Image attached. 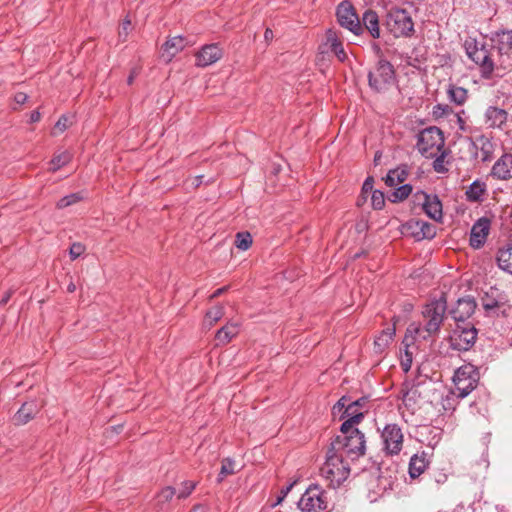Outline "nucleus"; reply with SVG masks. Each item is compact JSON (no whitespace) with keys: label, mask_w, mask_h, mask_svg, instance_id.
<instances>
[{"label":"nucleus","mask_w":512,"mask_h":512,"mask_svg":"<svg viewBox=\"0 0 512 512\" xmlns=\"http://www.w3.org/2000/svg\"><path fill=\"white\" fill-rule=\"evenodd\" d=\"M371 204L374 209L381 210L385 206L384 193L380 190L372 191Z\"/></svg>","instance_id":"43"},{"label":"nucleus","mask_w":512,"mask_h":512,"mask_svg":"<svg viewBox=\"0 0 512 512\" xmlns=\"http://www.w3.org/2000/svg\"><path fill=\"white\" fill-rule=\"evenodd\" d=\"M481 303L484 310L487 313H490L491 311L502 307L505 303V300L504 297L500 294L499 289L491 287L489 291L485 292L481 298Z\"/></svg>","instance_id":"22"},{"label":"nucleus","mask_w":512,"mask_h":512,"mask_svg":"<svg viewBox=\"0 0 512 512\" xmlns=\"http://www.w3.org/2000/svg\"><path fill=\"white\" fill-rule=\"evenodd\" d=\"M190 512H206V508L201 504H197L192 508Z\"/></svg>","instance_id":"64"},{"label":"nucleus","mask_w":512,"mask_h":512,"mask_svg":"<svg viewBox=\"0 0 512 512\" xmlns=\"http://www.w3.org/2000/svg\"><path fill=\"white\" fill-rule=\"evenodd\" d=\"M491 48L466 45L468 57L479 66L480 75L489 80L503 77L512 71V30H499L491 34Z\"/></svg>","instance_id":"1"},{"label":"nucleus","mask_w":512,"mask_h":512,"mask_svg":"<svg viewBox=\"0 0 512 512\" xmlns=\"http://www.w3.org/2000/svg\"><path fill=\"white\" fill-rule=\"evenodd\" d=\"M409 174V169L407 165H401L395 169L390 170L387 173L385 178V183L389 187L397 186L400 183H403Z\"/></svg>","instance_id":"27"},{"label":"nucleus","mask_w":512,"mask_h":512,"mask_svg":"<svg viewBox=\"0 0 512 512\" xmlns=\"http://www.w3.org/2000/svg\"><path fill=\"white\" fill-rule=\"evenodd\" d=\"M296 483V481L288 484L287 486L283 487L280 491V495L285 498L288 493L291 491V489L293 488L294 484Z\"/></svg>","instance_id":"56"},{"label":"nucleus","mask_w":512,"mask_h":512,"mask_svg":"<svg viewBox=\"0 0 512 512\" xmlns=\"http://www.w3.org/2000/svg\"><path fill=\"white\" fill-rule=\"evenodd\" d=\"M491 176L498 180H509L512 178V154H503L492 166Z\"/></svg>","instance_id":"19"},{"label":"nucleus","mask_w":512,"mask_h":512,"mask_svg":"<svg viewBox=\"0 0 512 512\" xmlns=\"http://www.w3.org/2000/svg\"><path fill=\"white\" fill-rule=\"evenodd\" d=\"M41 118V114L39 111H32L31 114H30V123H35V122H38Z\"/></svg>","instance_id":"59"},{"label":"nucleus","mask_w":512,"mask_h":512,"mask_svg":"<svg viewBox=\"0 0 512 512\" xmlns=\"http://www.w3.org/2000/svg\"><path fill=\"white\" fill-rule=\"evenodd\" d=\"M395 82V70L386 59H379L375 69L368 73L369 87L377 92H386Z\"/></svg>","instance_id":"5"},{"label":"nucleus","mask_w":512,"mask_h":512,"mask_svg":"<svg viewBox=\"0 0 512 512\" xmlns=\"http://www.w3.org/2000/svg\"><path fill=\"white\" fill-rule=\"evenodd\" d=\"M274 37L273 31L270 28H267L264 32V38L267 42L271 41Z\"/></svg>","instance_id":"61"},{"label":"nucleus","mask_w":512,"mask_h":512,"mask_svg":"<svg viewBox=\"0 0 512 512\" xmlns=\"http://www.w3.org/2000/svg\"><path fill=\"white\" fill-rule=\"evenodd\" d=\"M224 315V307L216 305L206 312L205 321L209 327L218 322Z\"/></svg>","instance_id":"37"},{"label":"nucleus","mask_w":512,"mask_h":512,"mask_svg":"<svg viewBox=\"0 0 512 512\" xmlns=\"http://www.w3.org/2000/svg\"><path fill=\"white\" fill-rule=\"evenodd\" d=\"M342 43L338 38L336 31L328 29L326 32V44L329 45V49L333 48L334 45Z\"/></svg>","instance_id":"45"},{"label":"nucleus","mask_w":512,"mask_h":512,"mask_svg":"<svg viewBox=\"0 0 512 512\" xmlns=\"http://www.w3.org/2000/svg\"><path fill=\"white\" fill-rule=\"evenodd\" d=\"M332 53L339 59V61L344 62L347 58L346 52L344 50L343 44L340 43L338 45H334L333 48L330 49Z\"/></svg>","instance_id":"47"},{"label":"nucleus","mask_w":512,"mask_h":512,"mask_svg":"<svg viewBox=\"0 0 512 512\" xmlns=\"http://www.w3.org/2000/svg\"><path fill=\"white\" fill-rule=\"evenodd\" d=\"M386 26L395 36H409L414 30V23L409 12L405 9H391L386 17Z\"/></svg>","instance_id":"8"},{"label":"nucleus","mask_w":512,"mask_h":512,"mask_svg":"<svg viewBox=\"0 0 512 512\" xmlns=\"http://www.w3.org/2000/svg\"><path fill=\"white\" fill-rule=\"evenodd\" d=\"M477 339V329L471 324H456L449 336V344L453 350L468 351Z\"/></svg>","instance_id":"9"},{"label":"nucleus","mask_w":512,"mask_h":512,"mask_svg":"<svg viewBox=\"0 0 512 512\" xmlns=\"http://www.w3.org/2000/svg\"><path fill=\"white\" fill-rule=\"evenodd\" d=\"M223 56L222 48L216 44H206L202 46V48L196 53V66L198 67H207L218 60H220Z\"/></svg>","instance_id":"15"},{"label":"nucleus","mask_w":512,"mask_h":512,"mask_svg":"<svg viewBox=\"0 0 512 512\" xmlns=\"http://www.w3.org/2000/svg\"><path fill=\"white\" fill-rule=\"evenodd\" d=\"M345 457L342 452L332 451L331 447L327 450L321 474L333 488L339 487L350 474V466Z\"/></svg>","instance_id":"3"},{"label":"nucleus","mask_w":512,"mask_h":512,"mask_svg":"<svg viewBox=\"0 0 512 512\" xmlns=\"http://www.w3.org/2000/svg\"><path fill=\"white\" fill-rule=\"evenodd\" d=\"M416 391H407L403 394L402 400L406 407H411L415 403L414 396Z\"/></svg>","instance_id":"50"},{"label":"nucleus","mask_w":512,"mask_h":512,"mask_svg":"<svg viewBox=\"0 0 512 512\" xmlns=\"http://www.w3.org/2000/svg\"><path fill=\"white\" fill-rule=\"evenodd\" d=\"M498 267L512 275V244L499 249L497 253Z\"/></svg>","instance_id":"29"},{"label":"nucleus","mask_w":512,"mask_h":512,"mask_svg":"<svg viewBox=\"0 0 512 512\" xmlns=\"http://www.w3.org/2000/svg\"><path fill=\"white\" fill-rule=\"evenodd\" d=\"M38 413V405L35 401H28L22 404L13 416L16 425H24L32 420Z\"/></svg>","instance_id":"23"},{"label":"nucleus","mask_w":512,"mask_h":512,"mask_svg":"<svg viewBox=\"0 0 512 512\" xmlns=\"http://www.w3.org/2000/svg\"><path fill=\"white\" fill-rule=\"evenodd\" d=\"M239 333V326L237 323H227L220 328L215 334V341L217 346L228 344Z\"/></svg>","instance_id":"25"},{"label":"nucleus","mask_w":512,"mask_h":512,"mask_svg":"<svg viewBox=\"0 0 512 512\" xmlns=\"http://www.w3.org/2000/svg\"><path fill=\"white\" fill-rule=\"evenodd\" d=\"M27 95L23 92H18L15 94V101L17 104H24L27 101Z\"/></svg>","instance_id":"55"},{"label":"nucleus","mask_w":512,"mask_h":512,"mask_svg":"<svg viewBox=\"0 0 512 512\" xmlns=\"http://www.w3.org/2000/svg\"><path fill=\"white\" fill-rule=\"evenodd\" d=\"M137 75H138V70L136 68L132 69L127 78V84L132 85L134 82V79L137 77Z\"/></svg>","instance_id":"58"},{"label":"nucleus","mask_w":512,"mask_h":512,"mask_svg":"<svg viewBox=\"0 0 512 512\" xmlns=\"http://www.w3.org/2000/svg\"><path fill=\"white\" fill-rule=\"evenodd\" d=\"M407 226L411 230L413 237L418 241L423 239L430 240L436 235L435 225L423 220L412 219L408 221Z\"/></svg>","instance_id":"18"},{"label":"nucleus","mask_w":512,"mask_h":512,"mask_svg":"<svg viewBox=\"0 0 512 512\" xmlns=\"http://www.w3.org/2000/svg\"><path fill=\"white\" fill-rule=\"evenodd\" d=\"M412 193V186L410 184H403L395 188L389 195L388 200L392 203L401 202L408 198Z\"/></svg>","instance_id":"32"},{"label":"nucleus","mask_w":512,"mask_h":512,"mask_svg":"<svg viewBox=\"0 0 512 512\" xmlns=\"http://www.w3.org/2000/svg\"><path fill=\"white\" fill-rule=\"evenodd\" d=\"M226 290H227V287L218 288L215 292H213V294L211 295V298L213 299V298H216V297L220 296Z\"/></svg>","instance_id":"63"},{"label":"nucleus","mask_w":512,"mask_h":512,"mask_svg":"<svg viewBox=\"0 0 512 512\" xmlns=\"http://www.w3.org/2000/svg\"><path fill=\"white\" fill-rule=\"evenodd\" d=\"M12 296V291L9 290L7 292L4 293V295L2 296L1 300H0V305L1 306H4L8 303V301L10 300Z\"/></svg>","instance_id":"57"},{"label":"nucleus","mask_w":512,"mask_h":512,"mask_svg":"<svg viewBox=\"0 0 512 512\" xmlns=\"http://www.w3.org/2000/svg\"><path fill=\"white\" fill-rule=\"evenodd\" d=\"M71 158L72 156L68 151L55 154L50 161V170L52 172L58 171L60 168L67 165L71 161Z\"/></svg>","instance_id":"34"},{"label":"nucleus","mask_w":512,"mask_h":512,"mask_svg":"<svg viewBox=\"0 0 512 512\" xmlns=\"http://www.w3.org/2000/svg\"><path fill=\"white\" fill-rule=\"evenodd\" d=\"M203 178L204 176L203 175H198L196 177L193 178V182H192V185L197 188L199 187L202 183H203Z\"/></svg>","instance_id":"60"},{"label":"nucleus","mask_w":512,"mask_h":512,"mask_svg":"<svg viewBox=\"0 0 512 512\" xmlns=\"http://www.w3.org/2000/svg\"><path fill=\"white\" fill-rule=\"evenodd\" d=\"M373 185H374V179H373V177H372V176H368V177L365 179V181H364V183H363V185H362V193H363V194H367V193H369V192H371V193H372V191H374V190H373Z\"/></svg>","instance_id":"52"},{"label":"nucleus","mask_w":512,"mask_h":512,"mask_svg":"<svg viewBox=\"0 0 512 512\" xmlns=\"http://www.w3.org/2000/svg\"><path fill=\"white\" fill-rule=\"evenodd\" d=\"M235 473V461L230 458H224L222 460L221 469L217 477V482L221 483L227 476Z\"/></svg>","instance_id":"35"},{"label":"nucleus","mask_w":512,"mask_h":512,"mask_svg":"<svg viewBox=\"0 0 512 512\" xmlns=\"http://www.w3.org/2000/svg\"><path fill=\"white\" fill-rule=\"evenodd\" d=\"M188 45L187 39L181 35L169 38L162 46L164 53L167 54V60L171 61L172 58L181 52Z\"/></svg>","instance_id":"24"},{"label":"nucleus","mask_w":512,"mask_h":512,"mask_svg":"<svg viewBox=\"0 0 512 512\" xmlns=\"http://www.w3.org/2000/svg\"><path fill=\"white\" fill-rule=\"evenodd\" d=\"M332 451L342 452L345 456L351 459L359 458L363 456L366 451V440L364 433L359 429L349 431L348 433H342V435L336 436L331 442L330 446Z\"/></svg>","instance_id":"4"},{"label":"nucleus","mask_w":512,"mask_h":512,"mask_svg":"<svg viewBox=\"0 0 512 512\" xmlns=\"http://www.w3.org/2000/svg\"><path fill=\"white\" fill-rule=\"evenodd\" d=\"M507 119L508 112L497 106H489L484 113V122L490 129L503 130Z\"/></svg>","instance_id":"17"},{"label":"nucleus","mask_w":512,"mask_h":512,"mask_svg":"<svg viewBox=\"0 0 512 512\" xmlns=\"http://www.w3.org/2000/svg\"><path fill=\"white\" fill-rule=\"evenodd\" d=\"M486 192V184L480 180L473 181L466 190V198L470 202H479Z\"/></svg>","instance_id":"30"},{"label":"nucleus","mask_w":512,"mask_h":512,"mask_svg":"<svg viewBox=\"0 0 512 512\" xmlns=\"http://www.w3.org/2000/svg\"><path fill=\"white\" fill-rule=\"evenodd\" d=\"M176 490L172 486H166L157 494V500L159 503H168L175 496Z\"/></svg>","instance_id":"42"},{"label":"nucleus","mask_w":512,"mask_h":512,"mask_svg":"<svg viewBox=\"0 0 512 512\" xmlns=\"http://www.w3.org/2000/svg\"><path fill=\"white\" fill-rule=\"evenodd\" d=\"M381 440L386 455H398L403 448L402 429L395 423L386 424L381 432Z\"/></svg>","instance_id":"11"},{"label":"nucleus","mask_w":512,"mask_h":512,"mask_svg":"<svg viewBox=\"0 0 512 512\" xmlns=\"http://www.w3.org/2000/svg\"><path fill=\"white\" fill-rule=\"evenodd\" d=\"M445 151H441V154L437 156L433 161V169L438 173H445L448 169L444 165Z\"/></svg>","instance_id":"44"},{"label":"nucleus","mask_w":512,"mask_h":512,"mask_svg":"<svg viewBox=\"0 0 512 512\" xmlns=\"http://www.w3.org/2000/svg\"><path fill=\"white\" fill-rule=\"evenodd\" d=\"M447 311V300L444 295L438 299H432L422 308L423 324L412 323L408 327L410 333L423 340L435 337L439 334Z\"/></svg>","instance_id":"2"},{"label":"nucleus","mask_w":512,"mask_h":512,"mask_svg":"<svg viewBox=\"0 0 512 512\" xmlns=\"http://www.w3.org/2000/svg\"><path fill=\"white\" fill-rule=\"evenodd\" d=\"M298 507L301 512H326L328 510L326 492L319 485H310L301 496Z\"/></svg>","instance_id":"6"},{"label":"nucleus","mask_w":512,"mask_h":512,"mask_svg":"<svg viewBox=\"0 0 512 512\" xmlns=\"http://www.w3.org/2000/svg\"><path fill=\"white\" fill-rule=\"evenodd\" d=\"M336 17L341 27L349 30L356 36L362 34L360 18L356 14L355 9L350 2L343 1L338 5Z\"/></svg>","instance_id":"12"},{"label":"nucleus","mask_w":512,"mask_h":512,"mask_svg":"<svg viewBox=\"0 0 512 512\" xmlns=\"http://www.w3.org/2000/svg\"><path fill=\"white\" fill-rule=\"evenodd\" d=\"M368 402V398L367 397H361L351 403H349L347 405V411L349 412L351 409H354V408H362L365 406V404Z\"/></svg>","instance_id":"49"},{"label":"nucleus","mask_w":512,"mask_h":512,"mask_svg":"<svg viewBox=\"0 0 512 512\" xmlns=\"http://www.w3.org/2000/svg\"><path fill=\"white\" fill-rule=\"evenodd\" d=\"M453 379L464 380V379H477L476 372L472 365H463L459 367L453 376Z\"/></svg>","instance_id":"38"},{"label":"nucleus","mask_w":512,"mask_h":512,"mask_svg":"<svg viewBox=\"0 0 512 512\" xmlns=\"http://www.w3.org/2000/svg\"><path fill=\"white\" fill-rule=\"evenodd\" d=\"M360 22L362 25V31L365 29L373 39H378L380 37L381 31L379 16L374 10H365Z\"/></svg>","instance_id":"20"},{"label":"nucleus","mask_w":512,"mask_h":512,"mask_svg":"<svg viewBox=\"0 0 512 512\" xmlns=\"http://www.w3.org/2000/svg\"><path fill=\"white\" fill-rule=\"evenodd\" d=\"M476 306V301L471 296L459 298L455 306L450 310V315L456 324H466L465 321L473 315Z\"/></svg>","instance_id":"13"},{"label":"nucleus","mask_w":512,"mask_h":512,"mask_svg":"<svg viewBox=\"0 0 512 512\" xmlns=\"http://www.w3.org/2000/svg\"><path fill=\"white\" fill-rule=\"evenodd\" d=\"M364 418L363 412H348L347 408L342 412L340 419L343 423L340 427L341 433H348L349 431L357 429L355 425L359 424Z\"/></svg>","instance_id":"26"},{"label":"nucleus","mask_w":512,"mask_h":512,"mask_svg":"<svg viewBox=\"0 0 512 512\" xmlns=\"http://www.w3.org/2000/svg\"><path fill=\"white\" fill-rule=\"evenodd\" d=\"M395 335V327L389 326L381 331L374 340V348L376 352H383L392 342Z\"/></svg>","instance_id":"28"},{"label":"nucleus","mask_w":512,"mask_h":512,"mask_svg":"<svg viewBox=\"0 0 512 512\" xmlns=\"http://www.w3.org/2000/svg\"><path fill=\"white\" fill-rule=\"evenodd\" d=\"M430 464V455L422 451L414 454L409 461L408 473L413 479L419 477Z\"/></svg>","instance_id":"21"},{"label":"nucleus","mask_w":512,"mask_h":512,"mask_svg":"<svg viewBox=\"0 0 512 512\" xmlns=\"http://www.w3.org/2000/svg\"><path fill=\"white\" fill-rule=\"evenodd\" d=\"M447 479V476L443 473H439L437 476H435V481L436 483L440 484V483H444Z\"/></svg>","instance_id":"62"},{"label":"nucleus","mask_w":512,"mask_h":512,"mask_svg":"<svg viewBox=\"0 0 512 512\" xmlns=\"http://www.w3.org/2000/svg\"><path fill=\"white\" fill-rule=\"evenodd\" d=\"M348 398L346 396L341 397L337 403L333 406V413H340L344 411L348 405Z\"/></svg>","instance_id":"48"},{"label":"nucleus","mask_w":512,"mask_h":512,"mask_svg":"<svg viewBox=\"0 0 512 512\" xmlns=\"http://www.w3.org/2000/svg\"><path fill=\"white\" fill-rule=\"evenodd\" d=\"M445 140L442 131L436 127L431 126L423 129L417 136L416 147L418 151L425 157H433L432 149L442 151L444 148Z\"/></svg>","instance_id":"7"},{"label":"nucleus","mask_w":512,"mask_h":512,"mask_svg":"<svg viewBox=\"0 0 512 512\" xmlns=\"http://www.w3.org/2000/svg\"><path fill=\"white\" fill-rule=\"evenodd\" d=\"M473 155L482 162L490 161L494 153V144L488 136L481 134L471 140Z\"/></svg>","instance_id":"16"},{"label":"nucleus","mask_w":512,"mask_h":512,"mask_svg":"<svg viewBox=\"0 0 512 512\" xmlns=\"http://www.w3.org/2000/svg\"><path fill=\"white\" fill-rule=\"evenodd\" d=\"M449 111H450V108L448 105L437 104L433 108V113L436 116L446 115Z\"/></svg>","instance_id":"53"},{"label":"nucleus","mask_w":512,"mask_h":512,"mask_svg":"<svg viewBox=\"0 0 512 512\" xmlns=\"http://www.w3.org/2000/svg\"><path fill=\"white\" fill-rule=\"evenodd\" d=\"M413 203L415 206H420L429 218L438 222L442 221V203L436 194H428L423 190H418L413 194Z\"/></svg>","instance_id":"10"},{"label":"nucleus","mask_w":512,"mask_h":512,"mask_svg":"<svg viewBox=\"0 0 512 512\" xmlns=\"http://www.w3.org/2000/svg\"><path fill=\"white\" fill-rule=\"evenodd\" d=\"M80 200H82L80 193H72L59 199L56 206L58 209H64L79 202Z\"/></svg>","instance_id":"41"},{"label":"nucleus","mask_w":512,"mask_h":512,"mask_svg":"<svg viewBox=\"0 0 512 512\" xmlns=\"http://www.w3.org/2000/svg\"><path fill=\"white\" fill-rule=\"evenodd\" d=\"M420 434L431 435L432 437L430 440H428L427 445L434 448L441 439L442 431L436 427L423 426L422 430L420 431Z\"/></svg>","instance_id":"36"},{"label":"nucleus","mask_w":512,"mask_h":512,"mask_svg":"<svg viewBox=\"0 0 512 512\" xmlns=\"http://www.w3.org/2000/svg\"><path fill=\"white\" fill-rule=\"evenodd\" d=\"M235 245L238 249L246 251L252 245V236L249 232H238L236 234Z\"/></svg>","instance_id":"39"},{"label":"nucleus","mask_w":512,"mask_h":512,"mask_svg":"<svg viewBox=\"0 0 512 512\" xmlns=\"http://www.w3.org/2000/svg\"><path fill=\"white\" fill-rule=\"evenodd\" d=\"M490 227L491 221L487 217H481L473 224L469 238V244L472 248L479 249L485 244Z\"/></svg>","instance_id":"14"},{"label":"nucleus","mask_w":512,"mask_h":512,"mask_svg":"<svg viewBox=\"0 0 512 512\" xmlns=\"http://www.w3.org/2000/svg\"><path fill=\"white\" fill-rule=\"evenodd\" d=\"M449 99L457 105H462L467 100V90L460 86L450 85L448 88Z\"/></svg>","instance_id":"33"},{"label":"nucleus","mask_w":512,"mask_h":512,"mask_svg":"<svg viewBox=\"0 0 512 512\" xmlns=\"http://www.w3.org/2000/svg\"><path fill=\"white\" fill-rule=\"evenodd\" d=\"M455 384V394L458 398H465L468 396L476 387L477 379H464L457 380L453 379Z\"/></svg>","instance_id":"31"},{"label":"nucleus","mask_w":512,"mask_h":512,"mask_svg":"<svg viewBox=\"0 0 512 512\" xmlns=\"http://www.w3.org/2000/svg\"><path fill=\"white\" fill-rule=\"evenodd\" d=\"M405 355H406V359L401 361V367L404 372H408L411 368L412 357L408 352H406Z\"/></svg>","instance_id":"54"},{"label":"nucleus","mask_w":512,"mask_h":512,"mask_svg":"<svg viewBox=\"0 0 512 512\" xmlns=\"http://www.w3.org/2000/svg\"><path fill=\"white\" fill-rule=\"evenodd\" d=\"M196 486H197V482H195V481L185 480V481L181 482L180 488L177 493V498L178 499H186L187 497H189L192 494V492L195 490Z\"/></svg>","instance_id":"40"},{"label":"nucleus","mask_w":512,"mask_h":512,"mask_svg":"<svg viewBox=\"0 0 512 512\" xmlns=\"http://www.w3.org/2000/svg\"><path fill=\"white\" fill-rule=\"evenodd\" d=\"M68 128V117L62 115L55 124V129L64 132Z\"/></svg>","instance_id":"51"},{"label":"nucleus","mask_w":512,"mask_h":512,"mask_svg":"<svg viewBox=\"0 0 512 512\" xmlns=\"http://www.w3.org/2000/svg\"><path fill=\"white\" fill-rule=\"evenodd\" d=\"M85 251V248L84 246L81 244V243H73L70 247V251H69V254H70V257L72 260H75L77 259L78 257H80Z\"/></svg>","instance_id":"46"}]
</instances>
